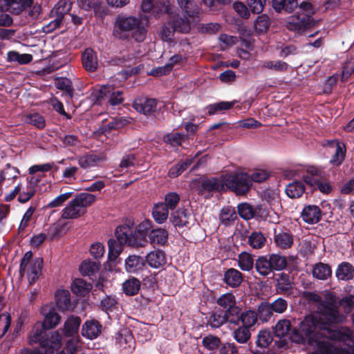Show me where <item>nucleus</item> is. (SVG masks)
<instances>
[{"label":"nucleus","mask_w":354,"mask_h":354,"mask_svg":"<svg viewBox=\"0 0 354 354\" xmlns=\"http://www.w3.org/2000/svg\"><path fill=\"white\" fill-rule=\"evenodd\" d=\"M274 243L281 249H288L293 243L292 236L288 232H281L274 236Z\"/></svg>","instance_id":"35"},{"label":"nucleus","mask_w":354,"mask_h":354,"mask_svg":"<svg viewBox=\"0 0 354 354\" xmlns=\"http://www.w3.org/2000/svg\"><path fill=\"white\" fill-rule=\"evenodd\" d=\"M203 187L207 191H223L229 189L238 195L245 194L251 187L250 175L241 171H235L221 176L219 178L207 179Z\"/></svg>","instance_id":"3"},{"label":"nucleus","mask_w":354,"mask_h":354,"mask_svg":"<svg viewBox=\"0 0 354 354\" xmlns=\"http://www.w3.org/2000/svg\"><path fill=\"white\" fill-rule=\"evenodd\" d=\"M313 275L315 278L320 280H326L331 275V269L327 264L319 263L313 268Z\"/></svg>","instance_id":"32"},{"label":"nucleus","mask_w":354,"mask_h":354,"mask_svg":"<svg viewBox=\"0 0 354 354\" xmlns=\"http://www.w3.org/2000/svg\"><path fill=\"white\" fill-rule=\"evenodd\" d=\"M35 189L31 187L28 184L26 187H24L21 185L20 192H19L18 201L21 203H25L28 202L35 194Z\"/></svg>","instance_id":"55"},{"label":"nucleus","mask_w":354,"mask_h":354,"mask_svg":"<svg viewBox=\"0 0 354 354\" xmlns=\"http://www.w3.org/2000/svg\"><path fill=\"white\" fill-rule=\"evenodd\" d=\"M310 19L305 15H292L288 18L287 28L290 30L301 32L309 28Z\"/></svg>","instance_id":"11"},{"label":"nucleus","mask_w":354,"mask_h":354,"mask_svg":"<svg viewBox=\"0 0 354 354\" xmlns=\"http://www.w3.org/2000/svg\"><path fill=\"white\" fill-rule=\"evenodd\" d=\"M81 324L79 317H69L64 324L63 333L66 337H73L77 334Z\"/></svg>","instance_id":"22"},{"label":"nucleus","mask_w":354,"mask_h":354,"mask_svg":"<svg viewBox=\"0 0 354 354\" xmlns=\"http://www.w3.org/2000/svg\"><path fill=\"white\" fill-rule=\"evenodd\" d=\"M66 351L69 354H84L79 337H74L67 342Z\"/></svg>","instance_id":"53"},{"label":"nucleus","mask_w":354,"mask_h":354,"mask_svg":"<svg viewBox=\"0 0 354 354\" xmlns=\"http://www.w3.org/2000/svg\"><path fill=\"white\" fill-rule=\"evenodd\" d=\"M7 59L10 62L27 64L32 61V56L30 54H20L17 51H10L7 54Z\"/></svg>","instance_id":"41"},{"label":"nucleus","mask_w":354,"mask_h":354,"mask_svg":"<svg viewBox=\"0 0 354 354\" xmlns=\"http://www.w3.org/2000/svg\"><path fill=\"white\" fill-rule=\"evenodd\" d=\"M263 67L277 72H285L288 69V64L281 60H267L263 62Z\"/></svg>","instance_id":"52"},{"label":"nucleus","mask_w":354,"mask_h":354,"mask_svg":"<svg viewBox=\"0 0 354 354\" xmlns=\"http://www.w3.org/2000/svg\"><path fill=\"white\" fill-rule=\"evenodd\" d=\"M234 105V102H220L208 105L206 109L209 115H214L230 109Z\"/></svg>","instance_id":"45"},{"label":"nucleus","mask_w":354,"mask_h":354,"mask_svg":"<svg viewBox=\"0 0 354 354\" xmlns=\"http://www.w3.org/2000/svg\"><path fill=\"white\" fill-rule=\"evenodd\" d=\"M293 330L290 321L287 319L279 320L273 328L274 335L279 338L289 336L291 339Z\"/></svg>","instance_id":"19"},{"label":"nucleus","mask_w":354,"mask_h":354,"mask_svg":"<svg viewBox=\"0 0 354 354\" xmlns=\"http://www.w3.org/2000/svg\"><path fill=\"white\" fill-rule=\"evenodd\" d=\"M238 212L241 218L249 220L254 216V212L251 205L248 203H242L238 206Z\"/></svg>","instance_id":"64"},{"label":"nucleus","mask_w":354,"mask_h":354,"mask_svg":"<svg viewBox=\"0 0 354 354\" xmlns=\"http://www.w3.org/2000/svg\"><path fill=\"white\" fill-rule=\"evenodd\" d=\"M176 3L187 17L192 19L200 17L201 10L195 0H176Z\"/></svg>","instance_id":"9"},{"label":"nucleus","mask_w":354,"mask_h":354,"mask_svg":"<svg viewBox=\"0 0 354 354\" xmlns=\"http://www.w3.org/2000/svg\"><path fill=\"white\" fill-rule=\"evenodd\" d=\"M266 242L264 234L261 232H254L248 236L250 245L254 249L263 248Z\"/></svg>","instance_id":"48"},{"label":"nucleus","mask_w":354,"mask_h":354,"mask_svg":"<svg viewBox=\"0 0 354 354\" xmlns=\"http://www.w3.org/2000/svg\"><path fill=\"white\" fill-rule=\"evenodd\" d=\"M237 218L236 212L234 207H223L220 213L221 223L225 225H230Z\"/></svg>","instance_id":"38"},{"label":"nucleus","mask_w":354,"mask_h":354,"mask_svg":"<svg viewBox=\"0 0 354 354\" xmlns=\"http://www.w3.org/2000/svg\"><path fill=\"white\" fill-rule=\"evenodd\" d=\"M328 147L333 152H334L330 162L336 165L341 164L345 156L344 145L333 140L330 142Z\"/></svg>","instance_id":"23"},{"label":"nucleus","mask_w":354,"mask_h":354,"mask_svg":"<svg viewBox=\"0 0 354 354\" xmlns=\"http://www.w3.org/2000/svg\"><path fill=\"white\" fill-rule=\"evenodd\" d=\"M183 57L180 55H175L169 59L167 64L165 66L152 69L149 74L155 76L166 75L172 70L175 64L180 63Z\"/></svg>","instance_id":"24"},{"label":"nucleus","mask_w":354,"mask_h":354,"mask_svg":"<svg viewBox=\"0 0 354 354\" xmlns=\"http://www.w3.org/2000/svg\"><path fill=\"white\" fill-rule=\"evenodd\" d=\"M255 266L257 271L262 276H267L272 272L270 261L265 257H259L256 261Z\"/></svg>","instance_id":"50"},{"label":"nucleus","mask_w":354,"mask_h":354,"mask_svg":"<svg viewBox=\"0 0 354 354\" xmlns=\"http://www.w3.org/2000/svg\"><path fill=\"white\" fill-rule=\"evenodd\" d=\"M44 316V320L41 323L47 329L55 328L60 322L61 317L54 310H48V307H44L41 310Z\"/></svg>","instance_id":"18"},{"label":"nucleus","mask_w":354,"mask_h":354,"mask_svg":"<svg viewBox=\"0 0 354 354\" xmlns=\"http://www.w3.org/2000/svg\"><path fill=\"white\" fill-rule=\"evenodd\" d=\"M26 122L40 129H44L46 126V121L44 117L37 113L27 115Z\"/></svg>","instance_id":"60"},{"label":"nucleus","mask_w":354,"mask_h":354,"mask_svg":"<svg viewBox=\"0 0 354 354\" xmlns=\"http://www.w3.org/2000/svg\"><path fill=\"white\" fill-rule=\"evenodd\" d=\"M269 261L272 270H281L286 266V259L284 257L279 254H272Z\"/></svg>","instance_id":"58"},{"label":"nucleus","mask_w":354,"mask_h":354,"mask_svg":"<svg viewBox=\"0 0 354 354\" xmlns=\"http://www.w3.org/2000/svg\"><path fill=\"white\" fill-rule=\"evenodd\" d=\"M226 322L225 318L222 313H213L208 319V324L213 328H219Z\"/></svg>","instance_id":"61"},{"label":"nucleus","mask_w":354,"mask_h":354,"mask_svg":"<svg viewBox=\"0 0 354 354\" xmlns=\"http://www.w3.org/2000/svg\"><path fill=\"white\" fill-rule=\"evenodd\" d=\"M301 218L304 222L308 224L316 223L320 220L321 211L316 205H308L304 208Z\"/></svg>","instance_id":"20"},{"label":"nucleus","mask_w":354,"mask_h":354,"mask_svg":"<svg viewBox=\"0 0 354 354\" xmlns=\"http://www.w3.org/2000/svg\"><path fill=\"white\" fill-rule=\"evenodd\" d=\"M56 304L62 310L71 308L70 292L66 290H58L55 293Z\"/></svg>","instance_id":"29"},{"label":"nucleus","mask_w":354,"mask_h":354,"mask_svg":"<svg viewBox=\"0 0 354 354\" xmlns=\"http://www.w3.org/2000/svg\"><path fill=\"white\" fill-rule=\"evenodd\" d=\"M150 227L151 223L149 221L142 222L136 229L133 225L129 224L118 227L115 232L117 241L113 239L108 241L109 259L115 260L119 256L121 251L120 245H127L136 248L145 246V233Z\"/></svg>","instance_id":"2"},{"label":"nucleus","mask_w":354,"mask_h":354,"mask_svg":"<svg viewBox=\"0 0 354 354\" xmlns=\"http://www.w3.org/2000/svg\"><path fill=\"white\" fill-rule=\"evenodd\" d=\"M101 332L102 325L97 320H87L82 326V335L88 339L97 338Z\"/></svg>","instance_id":"12"},{"label":"nucleus","mask_w":354,"mask_h":354,"mask_svg":"<svg viewBox=\"0 0 354 354\" xmlns=\"http://www.w3.org/2000/svg\"><path fill=\"white\" fill-rule=\"evenodd\" d=\"M241 315V308L236 306V304L232 307L225 309L223 315L227 322L234 324H238L239 315Z\"/></svg>","instance_id":"47"},{"label":"nucleus","mask_w":354,"mask_h":354,"mask_svg":"<svg viewBox=\"0 0 354 354\" xmlns=\"http://www.w3.org/2000/svg\"><path fill=\"white\" fill-rule=\"evenodd\" d=\"M160 5L164 8L165 12L170 17V22L174 30L181 33H187L191 30L190 20L186 17H180L178 10L172 0H158Z\"/></svg>","instance_id":"6"},{"label":"nucleus","mask_w":354,"mask_h":354,"mask_svg":"<svg viewBox=\"0 0 354 354\" xmlns=\"http://www.w3.org/2000/svg\"><path fill=\"white\" fill-rule=\"evenodd\" d=\"M269 17L266 15L259 16L254 23V29L258 32L266 31L269 27Z\"/></svg>","instance_id":"62"},{"label":"nucleus","mask_w":354,"mask_h":354,"mask_svg":"<svg viewBox=\"0 0 354 354\" xmlns=\"http://www.w3.org/2000/svg\"><path fill=\"white\" fill-rule=\"evenodd\" d=\"M273 8L279 12L284 9L286 11L292 12L299 3L295 0H273Z\"/></svg>","instance_id":"44"},{"label":"nucleus","mask_w":354,"mask_h":354,"mask_svg":"<svg viewBox=\"0 0 354 354\" xmlns=\"http://www.w3.org/2000/svg\"><path fill=\"white\" fill-rule=\"evenodd\" d=\"M137 41H142L146 30L140 19L133 17H118L113 28V35L118 39H127L129 35Z\"/></svg>","instance_id":"4"},{"label":"nucleus","mask_w":354,"mask_h":354,"mask_svg":"<svg viewBox=\"0 0 354 354\" xmlns=\"http://www.w3.org/2000/svg\"><path fill=\"white\" fill-rule=\"evenodd\" d=\"M99 97L109 98L110 104L113 106L122 103L123 100L122 93L120 91H115L111 85L101 86L99 91Z\"/></svg>","instance_id":"13"},{"label":"nucleus","mask_w":354,"mask_h":354,"mask_svg":"<svg viewBox=\"0 0 354 354\" xmlns=\"http://www.w3.org/2000/svg\"><path fill=\"white\" fill-rule=\"evenodd\" d=\"M140 286L138 279L132 278L123 283V290L127 295H134L138 293Z\"/></svg>","instance_id":"54"},{"label":"nucleus","mask_w":354,"mask_h":354,"mask_svg":"<svg viewBox=\"0 0 354 354\" xmlns=\"http://www.w3.org/2000/svg\"><path fill=\"white\" fill-rule=\"evenodd\" d=\"M305 191L304 184L301 182H293L287 185L286 192L292 198L301 196Z\"/></svg>","instance_id":"42"},{"label":"nucleus","mask_w":354,"mask_h":354,"mask_svg":"<svg viewBox=\"0 0 354 354\" xmlns=\"http://www.w3.org/2000/svg\"><path fill=\"white\" fill-rule=\"evenodd\" d=\"M146 261L150 267L157 269L167 263V258L163 251L157 250L147 254Z\"/></svg>","instance_id":"15"},{"label":"nucleus","mask_w":354,"mask_h":354,"mask_svg":"<svg viewBox=\"0 0 354 354\" xmlns=\"http://www.w3.org/2000/svg\"><path fill=\"white\" fill-rule=\"evenodd\" d=\"M257 318V313L253 310H245L239 315V321L242 323L241 326L249 328L256 324Z\"/></svg>","instance_id":"36"},{"label":"nucleus","mask_w":354,"mask_h":354,"mask_svg":"<svg viewBox=\"0 0 354 354\" xmlns=\"http://www.w3.org/2000/svg\"><path fill=\"white\" fill-rule=\"evenodd\" d=\"M82 62L84 69L88 72H94L98 67V59L96 52L88 48L82 54Z\"/></svg>","instance_id":"14"},{"label":"nucleus","mask_w":354,"mask_h":354,"mask_svg":"<svg viewBox=\"0 0 354 354\" xmlns=\"http://www.w3.org/2000/svg\"><path fill=\"white\" fill-rule=\"evenodd\" d=\"M192 163V160L190 158L181 160L170 168L168 175L171 178L177 177L186 170Z\"/></svg>","instance_id":"49"},{"label":"nucleus","mask_w":354,"mask_h":354,"mask_svg":"<svg viewBox=\"0 0 354 354\" xmlns=\"http://www.w3.org/2000/svg\"><path fill=\"white\" fill-rule=\"evenodd\" d=\"M71 0H60L53 8L51 11L52 16H59L64 17L71 9Z\"/></svg>","instance_id":"40"},{"label":"nucleus","mask_w":354,"mask_h":354,"mask_svg":"<svg viewBox=\"0 0 354 354\" xmlns=\"http://www.w3.org/2000/svg\"><path fill=\"white\" fill-rule=\"evenodd\" d=\"M354 335L351 341L342 342L338 340L326 346L323 349L315 351L310 354H354Z\"/></svg>","instance_id":"7"},{"label":"nucleus","mask_w":354,"mask_h":354,"mask_svg":"<svg viewBox=\"0 0 354 354\" xmlns=\"http://www.w3.org/2000/svg\"><path fill=\"white\" fill-rule=\"evenodd\" d=\"M46 330H47V328H46L41 322L36 323L29 334V343L32 344L39 342V344L41 345V341L44 339V334Z\"/></svg>","instance_id":"30"},{"label":"nucleus","mask_w":354,"mask_h":354,"mask_svg":"<svg viewBox=\"0 0 354 354\" xmlns=\"http://www.w3.org/2000/svg\"><path fill=\"white\" fill-rule=\"evenodd\" d=\"M71 288L73 293L82 296L90 291L91 285L86 283L84 279L77 278L73 281Z\"/></svg>","instance_id":"34"},{"label":"nucleus","mask_w":354,"mask_h":354,"mask_svg":"<svg viewBox=\"0 0 354 354\" xmlns=\"http://www.w3.org/2000/svg\"><path fill=\"white\" fill-rule=\"evenodd\" d=\"M100 269V264L90 260L84 261L80 266V271L84 276H90L97 272Z\"/></svg>","instance_id":"51"},{"label":"nucleus","mask_w":354,"mask_h":354,"mask_svg":"<svg viewBox=\"0 0 354 354\" xmlns=\"http://www.w3.org/2000/svg\"><path fill=\"white\" fill-rule=\"evenodd\" d=\"M61 346L62 335L57 330L50 333L41 341V347L46 348V354H52L54 350H58Z\"/></svg>","instance_id":"8"},{"label":"nucleus","mask_w":354,"mask_h":354,"mask_svg":"<svg viewBox=\"0 0 354 354\" xmlns=\"http://www.w3.org/2000/svg\"><path fill=\"white\" fill-rule=\"evenodd\" d=\"M180 201V196L176 192H170L165 195L163 204L171 211H173Z\"/></svg>","instance_id":"63"},{"label":"nucleus","mask_w":354,"mask_h":354,"mask_svg":"<svg viewBox=\"0 0 354 354\" xmlns=\"http://www.w3.org/2000/svg\"><path fill=\"white\" fill-rule=\"evenodd\" d=\"M169 209L163 203H158L153 206L152 210L153 218L159 224L165 223L168 218Z\"/></svg>","instance_id":"28"},{"label":"nucleus","mask_w":354,"mask_h":354,"mask_svg":"<svg viewBox=\"0 0 354 354\" xmlns=\"http://www.w3.org/2000/svg\"><path fill=\"white\" fill-rule=\"evenodd\" d=\"M232 336L239 344H247L251 338V332L249 328L239 326L232 332Z\"/></svg>","instance_id":"31"},{"label":"nucleus","mask_w":354,"mask_h":354,"mask_svg":"<svg viewBox=\"0 0 354 354\" xmlns=\"http://www.w3.org/2000/svg\"><path fill=\"white\" fill-rule=\"evenodd\" d=\"M217 304L218 306L224 309H227L236 304V297L232 293H225L222 295L217 299Z\"/></svg>","instance_id":"56"},{"label":"nucleus","mask_w":354,"mask_h":354,"mask_svg":"<svg viewBox=\"0 0 354 354\" xmlns=\"http://www.w3.org/2000/svg\"><path fill=\"white\" fill-rule=\"evenodd\" d=\"M148 236L151 244L165 245L168 240V232L162 228H157L152 230Z\"/></svg>","instance_id":"25"},{"label":"nucleus","mask_w":354,"mask_h":354,"mask_svg":"<svg viewBox=\"0 0 354 354\" xmlns=\"http://www.w3.org/2000/svg\"><path fill=\"white\" fill-rule=\"evenodd\" d=\"M322 315H306L297 329H294L291 340L295 343L306 344L316 351L333 344L332 340L351 341L353 333L346 327L333 328L332 324L342 322L345 317L340 315L336 306L324 304Z\"/></svg>","instance_id":"1"},{"label":"nucleus","mask_w":354,"mask_h":354,"mask_svg":"<svg viewBox=\"0 0 354 354\" xmlns=\"http://www.w3.org/2000/svg\"><path fill=\"white\" fill-rule=\"evenodd\" d=\"M95 200V196L92 194L82 192L77 194L62 210V218L73 220L83 216L86 212V208L94 203Z\"/></svg>","instance_id":"5"},{"label":"nucleus","mask_w":354,"mask_h":354,"mask_svg":"<svg viewBox=\"0 0 354 354\" xmlns=\"http://www.w3.org/2000/svg\"><path fill=\"white\" fill-rule=\"evenodd\" d=\"M43 265L41 258H36L31 262L27 270L28 279L30 283H33L39 278Z\"/></svg>","instance_id":"26"},{"label":"nucleus","mask_w":354,"mask_h":354,"mask_svg":"<svg viewBox=\"0 0 354 354\" xmlns=\"http://www.w3.org/2000/svg\"><path fill=\"white\" fill-rule=\"evenodd\" d=\"M272 336L270 331L260 330L257 338V345L261 348H266L272 342Z\"/></svg>","instance_id":"57"},{"label":"nucleus","mask_w":354,"mask_h":354,"mask_svg":"<svg viewBox=\"0 0 354 354\" xmlns=\"http://www.w3.org/2000/svg\"><path fill=\"white\" fill-rule=\"evenodd\" d=\"M143 260L140 256L130 255L125 261V269L129 272H136L142 269Z\"/></svg>","instance_id":"33"},{"label":"nucleus","mask_w":354,"mask_h":354,"mask_svg":"<svg viewBox=\"0 0 354 354\" xmlns=\"http://www.w3.org/2000/svg\"><path fill=\"white\" fill-rule=\"evenodd\" d=\"M185 138L186 136L182 133H171L165 136L164 140L172 147H178L181 145Z\"/></svg>","instance_id":"59"},{"label":"nucleus","mask_w":354,"mask_h":354,"mask_svg":"<svg viewBox=\"0 0 354 354\" xmlns=\"http://www.w3.org/2000/svg\"><path fill=\"white\" fill-rule=\"evenodd\" d=\"M189 215L185 209H178L171 213V221L175 227H183L188 223Z\"/></svg>","instance_id":"39"},{"label":"nucleus","mask_w":354,"mask_h":354,"mask_svg":"<svg viewBox=\"0 0 354 354\" xmlns=\"http://www.w3.org/2000/svg\"><path fill=\"white\" fill-rule=\"evenodd\" d=\"M174 30L171 22L169 21L164 24L159 31V36L164 41L172 44L174 42Z\"/></svg>","instance_id":"43"},{"label":"nucleus","mask_w":354,"mask_h":354,"mask_svg":"<svg viewBox=\"0 0 354 354\" xmlns=\"http://www.w3.org/2000/svg\"><path fill=\"white\" fill-rule=\"evenodd\" d=\"M273 315V310L270 304L261 302L258 306L257 317L263 322L269 321Z\"/></svg>","instance_id":"46"},{"label":"nucleus","mask_w":354,"mask_h":354,"mask_svg":"<svg viewBox=\"0 0 354 354\" xmlns=\"http://www.w3.org/2000/svg\"><path fill=\"white\" fill-rule=\"evenodd\" d=\"M335 274L339 280L349 281L354 277V268L351 263L343 262L338 266Z\"/></svg>","instance_id":"27"},{"label":"nucleus","mask_w":354,"mask_h":354,"mask_svg":"<svg viewBox=\"0 0 354 354\" xmlns=\"http://www.w3.org/2000/svg\"><path fill=\"white\" fill-rule=\"evenodd\" d=\"M238 266L243 271H250L254 266V259L252 255L246 252H242L238 255Z\"/></svg>","instance_id":"37"},{"label":"nucleus","mask_w":354,"mask_h":354,"mask_svg":"<svg viewBox=\"0 0 354 354\" xmlns=\"http://www.w3.org/2000/svg\"><path fill=\"white\" fill-rule=\"evenodd\" d=\"M157 104L156 100L153 98L136 99L134 100L133 106L138 112L146 115H151L156 112Z\"/></svg>","instance_id":"10"},{"label":"nucleus","mask_w":354,"mask_h":354,"mask_svg":"<svg viewBox=\"0 0 354 354\" xmlns=\"http://www.w3.org/2000/svg\"><path fill=\"white\" fill-rule=\"evenodd\" d=\"M104 160L103 156H97L93 153L84 154L77 158L80 167L84 169H88L99 166Z\"/></svg>","instance_id":"17"},{"label":"nucleus","mask_w":354,"mask_h":354,"mask_svg":"<svg viewBox=\"0 0 354 354\" xmlns=\"http://www.w3.org/2000/svg\"><path fill=\"white\" fill-rule=\"evenodd\" d=\"M224 281L231 288L239 287L243 281V274L236 269L230 268L224 274Z\"/></svg>","instance_id":"21"},{"label":"nucleus","mask_w":354,"mask_h":354,"mask_svg":"<svg viewBox=\"0 0 354 354\" xmlns=\"http://www.w3.org/2000/svg\"><path fill=\"white\" fill-rule=\"evenodd\" d=\"M116 343L120 348L127 350V352L131 351L134 348L133 337L127 328L122 329L118 333Z\"/></svg>","instance_id":"16"}]
</instances>
